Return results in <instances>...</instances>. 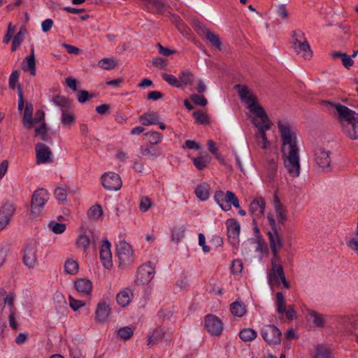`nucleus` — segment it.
I'll use <instances>...</instances> for the list:
<instances>
[{
  "label": "nucleus",
  "instance_id": "1",
  "mask_svg": "<svg viewBox=\"0 0 358 358\" xmlns=\"http://www.w3.org/2000/svg\"><path fill=\"white\" fill-rule=\"evenodd\" d=\"M235 89L238 90L240 99L248 104V109L260 120L259 122L256 118L252 120V123L257 128V131L255 134L257 143L262 149H266L270 145L267 139L266 131L271 128L272 122L269 120L264 108L258 103L257 97L246 85L240 84L235 85Z\"/></svg>",
  "mask_w": 358,
  "mask_h": 358
},
{
  "label": "nucleus",
  "instance_id": "2",
  "mask_svg": "<svg viewBox=\"0 0 358 358\" xmlns=\"http://www.w3.org/2000/svg\"><path fill=\"white\" fill-rule=\"evenodd\" d=\"M278 127L282 141L280 150L284 166L290 176L296 178L300 174L301 166L296 132L287 122L279 121Z\"/></svg>",
  "mask_w": 358,
  "mask_h": 358
},
{
  "label": "nucleus",
  "instance_id": "3",
  "mask_svg": "<svg viewBox=\"0 0 358 358\" xmlns=\"http://www.w3.org/2000/svg\"><path fill=\"white\" fill-rule=\"evenodd\" d=\"M322 104L329 108L336 110L341 127L348 125L358 120V113L344 105L334 103L329 101H323Z\"/></svg>",
  "mask_w": 358,
  "mask_h": 358
},
{
  "label": "nucleus",
  "instance_id": "4",
  "mask_svg": "<svg viewBox=\"0 0 358 358\" xmlns=\"http://www.w3.org/2000/svg\"><path fill=\"white\" fill-rule=\"evenodd\" d=\"M314 162L323 172L331 171V152L322 145H317L313 150Z\"/></svg>",
  "mask_w": 358,
  "mask_h": 358
},
{
  "label": "nucleus",
  "instance_id": "5",
  "mask_svg": "<svg viewBox=\"0 0 358 358\" xmlns=\"http://www.w3.org/2000/svg\"><path fill=\"white\" fill-rule=\"evenodd\" d=\"M292 37L294 38L293 41V48L298 55H301L305 59H310L313 56V52L310 49V45L305 38V34L302 31L292 32Z\"/></svg>",
  "mask_w": 358,
  "mask_h": 358
},
{
  "label": "nucleus",
  "instance_id": "6",
  "mask_svg": "<svg viewBox=\"0 0 358 358\" xmlns=\"http://www.w3.org/2000/svg\"><path fill=\"white\" fill-rule=\"evenodd\" d=\"M214 199L220 207L224 211L229 210L231 205L236 208H240L238 197L231 191H227L226 193L221 190L217 191L215 193Z\"/></svg>",
  "mask_w": 358,
  "mask_h": 358
},
{
  "label": "nucleus",
  "instance_id": "7",
  "mask_svg": "<svg viewBox=\"0 0 358 358\" xmlns=\"http://www.w3.org/2000/svg\"><path fill=\"white\" fill-rule=\"evenodd\" d=\"M48 199V192L44 189H38L34 192L31 201V215L33 217L41 215Z\"/></svg>",
  "mask_w": 358,
  "mask_h": 358
},
{
  "label": "nucleus",
  "instance_id": "8",
  "mask_svg": "<svg viewBox=\"0 0 358 358\" xmlns=\"http://www.w3.org/2000/svg\"><path fill=\"white\" fill-rule=\"evenodd\" d=\"M34 107L31 103L27 102L24 109L22 124L27 129H31L34 123H39L45 118V113L41 110H38L33 117Z\"/></svg>",
  "mask_w": 358,
  "mask_h": 358
},
{
  "label": "nucleus",
  "instance_id": "9",
  "mask_svg": "<svg viewBox=\"0 0 358 358\" xmlns=\"http://www.w3.org/2000/svg\"><path fill=\"white\" fill-rule=\"evenodd\" d=\"M116 255L119 259L120 266H127L133 262V250L125 241H120L117 245Z\"/></svg>",
  "mask_w": 358,
  "mask_h": 358
},
{
  "label": "nucleus",
  "instance_id": "10",
  "mask_svg": "<svg viewBox=\"0 0 358 358\" xmlns=\"http://www.w3.org/2000/svg\"><path fill=\"white\" fill-rule=\"evenodd\" d=\"M262 338L268 345H278L281 341V331L273 324H268L264 326L261 331Z\"/></svg>",
  "mask_w": 358,
  "mask_h": 358
},
{
  "label": "nucleus",
  "instance_id": "11",
  "mask_svg": "<svg viewBox=\"0 0 358 358\" xmlns=\"http://www.w3.org/2000/svg\"><path fill=\"white\" fill-rule=\"evenodd\" d=\"M82 232L77 238L76 245L78 248H83L85 251H87L89 245L95 244L98 241L99 237L93 229H84L81 228Z\"/></svg>",
  "mask_w": 358,
  "mask_h": 358
},
{
  "label": "nucleus",
  "instance_id": "12",
  "mask_svg": "<svg viewBox=\"0 0 358 358\" xmlns=\"http://www.w3.org/2000/svg\"><path fill=\"white\" fill-rule=\"evenodd\" d=\"M155 268L148 263L141 265L137 270L135 283L136 285L148 284L154 278Z\"/></svg>",
  "mask_w": 358,
  "mask_h": 358
},
{
  "label": "nucleus",
  "instance_id": "13",
  "mask_svg": "<svg viewBox=\"0 0 358 358\" xmlns=\"http://www.w3.org/2000/svg\"><path fill=\"white\" fill-rule=\"evenodd\" d=\"M265 206L266 202L262 197H257L250 202L249 213L252 217L253 225H256V221L264 216Z\"/></svg>",
  "mask_w": 358,
  "mask_h": 358
},
{
  "label": "nucleus",
  "instance_id": "14",
  "mask_svg": "<svg viewBox=\"0 0 358 358\" xmlns=\"http://www.w3.org/2000/svg\"><path fill=\"white\" fill-rule=\"evenodd\" d=\"M103 187L110 191H116L122 187V180L120 176L113 172L105 173L101 176Z\"/></svg>",
  "mask_w": 358,
  "mask_h": 358
},
{
  "label": "nucleus",
  "instance_id": "15",
  "mask_svg": "<svg viewBox=\"0 0 358 358\" xmlns=\"http://www.w3.org/2000/svg\"><path fill=\"white\" fill-rule=\"evenodd\" d=\"M37 247L36 243H30L24 249L23 263L29 268L37 265Z\"/></svg>",
  "mask_w": 358,
  "mask_h": 358
},
{
  "label": "nucleus",
  "instance_id": "16",
  "mask_svg": "<svg viewBox=\"0 0 358 358\" xmlns=\"http://www.w3.org/2000/svg\"><path fill=\"white\" fill-rule=\"evenodd\" d=\"M205 326L212 336H219L223 330L222 321L213 315H208L206 317Z\"/></svg>",
  "mask_w": 358,
  "mask_h": 358
},
{
  "label": "nucleus",
  "instance_id": "17",
  "mask_svg": "<svg viewBox=\"0 0 358 358\" xmlns=\"http://www.w3.org/2000/svg\"><path fill=\"white\" fill-rule=\"evenodd\" d=\"M35 151L36 163L38 164L50 163L52 162L51 157L52 153L48 145L42 143H38L35 145Z\"/></svg>",
  "mask_w": 358,
  "mask_h": 358
},
{
  "label": "nucleus",
  "instance_id": "18",
  "mask_svg": "<svg viewBox=\"0 0 358 358\" xmlns=\"http://www.w3.org/2000/svg\"><path fill=\"white\" fill-rule=\"evenodd\" d=\"M15 211L13 203H5L0 208V231L9 224L11 217Z\"/></svg>",
  "mask_w": 358,
  "mask_h": 358
},
{
  "label": "nucleus",
  "instance_id": "19",
  "mask_svg": "<svg viewBox=\"0 0 358 358\" xmlns=\"http://www.w3.org/2000/svg\"><path fill=\"white\" fill-rule=\"evenodd\" d=\"M111 245L107 239H104L99 251V257L103 266L109 269L113 266Z\"/></svg>",
  "mask_w": 358,
  "mask_h": 358
},
{
  "label": "nucleus",
  "instance_id": "20",
  "mask_svg": "<svg viewBox=\"0 0 358 358\" xmlns=\"http://www.w3.org/2000/svg\"><path fill=\"white\" fill-rule=\"evenodd\" d=\"M268 280L271 285H276L278 286L282 282L285 288L289 289L290 287L289 282L286 280L282 266H278V268L275 271H270L268 273Z\"/></svg>",
  "mask_w": 358,
  "mask_h": 358
},
{
  "label": "nucleus",
  "instance_id": "21",
  "mask_svg": "<svg viewBox=\"0 0 358 358\" xmlns=\"http://www.w3.org/2000/svg\"><path fill=\"white\" fill-rule=\"evenodd\" d=\"M226 225L227 228L228 238L230 243L235 245L240 234V224L236 220L231 218L227 220Z\"/></svg>",
  "mask_w": 358,
  "mask_h": 358
},
{
  "label": "nucleus",
  "instance_id": "22",
  "mask_svg": "<svg viewBox=\"0 0 358 358\" xmlns=\"http://www.w3.org/2000/svg\"><path fill=\"white\" fill-rule=\"evenodd\" d=\"M55 308L59 317H65L68 313L67 303L63 294L57 292L53 296Z\"/></svg>",
  "mask_w": 358,
  "mask_h": 358
},
{
  "label": "nucleus",
  "instance_id": "23",
  "mask_svg": "<svg viewBox=\"0 0 358 358\" xmlns=\"http://www.w3.org/2000/svg\"><path fill=\"white\" fill-rule=\"evenodd\" d=\"M110 312V306L106 302L102 301L99 303L96 309V320L100 323L106 322Z\"/></svg>",
  "mask_w": 358,
  "mask_h": 358
},
{
  "label": "nucleus",
  "instance_id": "24",
  "mask_svg": "<svg viewBox=\"0 0 358 358\" xmlns=\"http://www.w3.org/2000/svg\"><path fill=\"white\" fill-rule=\"evenodd\" d=\"M75 288L83 296H88L92 289V282L85 278H80L75 282Z\"/></svg>",
  "mask_w": 358,
  "mask_h": 358
},
{
  "label": "nucleus",
  "instance_id": "25",
  "mask_svg": "<svg viewBox=\"0 0 358 358\" xmlns=\"http://www.w3.org/2000/svg\"><path fill=\"white\" fill-rule=\"evenodd\" d=\"M132 297V291L129 288H124L117 294V303L122 307H126L131 302Z\"/></svg>",
  "mask_w": 358,
  "mask_h": 358
},
{
  "label": "nucleus",
  "instance_id": "26",
  "mask_svg": "<svg viewBox=\"0 0 358 358\" xmlns=\"http://www.w3.org/2000/svg\"><path fill=\"white\" fill-rule=\"evenodd\" d=\"M52 101L55 105L59 107L62 112L70 109L72 106V101L69 98L59 94L53 96Z\"/></svg>",
  "mask_w": 358,
  "mask_h": 358
},
{
  "label": "nucleus",
  "instance_id": "27",
  "mask_svg": "<svg viewBox=\"0 0 358 358\" xmlns=\"http://www.w3.org/2000/svg\"><path fill=\"white\" fill-rule=\"evenodd\" d=\"M165 332L162 328L156 329L152 334L148 336L147 340V345L151 347L155 344H158L163 340Z\"/></svg>",
  "mask_w": 358,
  "mask_h": 358
},
{
  "label": "nucleus",
  "instance_id": "28",
  "mask_svg": "<svg viewBox=\"0 0 358 358\" xmlns=\"http://www.w3.org/2000/svg\"><path fill=\"white\" fill-rule=\"evenodd\" d=\"M268 236L271 252H276L278 251V248L282 247V240L280 238L276 229H275L273 232H268Z\"/></svg>",
  "mask_w": 358,
  "mask_h": 358
},
{
  "label": "nucleus",
  "instance_id": "29",
  "mask_svg": "<svg viewBox=\"0 0 358 358\" xmlns=\"http://www.w3.org/2000/svg\"><path fill=\"white\" fill-rule=\"evenodd\" d=\"M342 131L352 140L358 139V120L348 125L341 127Z\"/></svg>",
  "mask_w": 358,
  "mask_h": 358
},
{
  "label": "nucleus",
  "instance_id": "30",
  "mask_svg": "<svg viewBox=\"0 0 358 358\" xmlns=\"http://www.w3.org/2000/svg\"><path fill=\"white\" fill-rule=\"evenodd\" d=\"M139 120L143 125L148 126L159 123L160 118L156 112H152L141 115L139 117Z\"/></svg>",
  "mask_w": 358,
  "mask_h": 358
},
{
  "label": "nucleus",
  "instance_id": "31",
  "mask_svg": "<svg viewBox=\"0 0 358 358\" xmlns=\"http://www.w3.org/2000/svg\"><path fill=\"white\" fill-rule=\"evenodd\" d=\"M230 310L233 315L239 317H243L246 313L245 304L239 300H236L230 305Z\"/></svg>",
  "mask_w": 358,
  "mask_h": 358
},
{
  "label": "nucleus",
  "instance_id": "32",
  "mask_svg": "<svg viewBox=\"0 0 358 358\" xmlns=\"http://www.w3.org/2000/svg\"><path fill=\"white\" fill-rule=\"evenodd\" d=\"M8 304L10 308H13L14 303V295L9 294L6 295V292L4 289H0V311L3 309L6 304Z\"/></svg>",
  "mask_w": 358,
  "mask_h": 358
},
{
  "label": "nucleus",
  "instance_id": "33",
  "mask_svg": "<svg viewBox=\"0 0 358 358\" xmlns=\"http://www.w3.org/2000/svg\"><path fill=\"white\" fill-rule=\"evenodd\" d=\"M278 164L274 159H268L266 164V172L268 179L272 181L275 179L277 173Z\"/></svg>",
  "mask_w": 358,
  "mask_h": 358
},
{
  "label": "nucleus",
  "instance_id": "34",
  "mask_svg": "<svg viewBox=\"0 0 358 358\" xmlns=\"http://www.w3.org/2000/svg\"><path fill=\"white\" fill-rule=\"evenodd\" d=\"M308 313L310 317L312 322L317 327L322 328L325 324V315L320 314L313 310H308Z\"/></svg>",
  "mask_w": 358,
  "mask_h": 358
},
{
  "label": "nucleus",
  "instance_id": "35",
  "mask_svg": "<svg viewBox=\"0 0 358 358\" xmlns=\"http://www.w3.org/2000/svg\"><path fill=\"white\" fill-rule=\"evenodd\" d=\"M180 88L184 86L192 85L194 80L193 73L189 71H182L178 76Z\"/></svg>",
  "mask_w": 358,
  "mask_h": 358
},
{
  "label": "nucleus",
  "instance_id": "36",
  "mask_svg": "<svg viewBox=\"0 0 358 358\" xmlns=\"http://www.w3.org/2000/svg\"><path fill=\"white\" fill-rule=\"evenodd\" d=\"M22 69L24 71H29L33 76L36 75V61L32 57H26L22 63Z\"/></svg>",
  "mask_w": 358,
  "mask_h": 358
},
{
  "label": "nucleus",
  "instance_id": "37",
  "mask_svg": "<svg viewBox=\"0 0 358 358\" xmlns=\"http://www.w3.org/2000/svg\"><path fill=\"white\" fill-rule=\"evenodd\" d=\"M61 122L64 126L71 127L76 122L75 115L69 109L62 112Z\"/></svg>",
  "mask_w": 358,
  "mask_h": 358
},
{
  "label": "nucleus",
  "instance_id": "38",
  "mask_svg": "<svg viewBox=\"0 0 358 358\" xmlns=\"http://www.w3.org/2000/svg\"><path fill=\"white\" fill-rule=\"evenodd\" d=\"M257 332L251 328H245L242 329L239 333L241 339L244 342H250L256 338Z\"/></svg>",
  "mask_w": 358,
  "mask_h": 358
},
{
  "label": "nucleus",
  "instance_id": "39",
  "mask_svg": "<svg viewBox=\"0 0 358 358\" xmlns=\"http://www.w3.org/2000/svg\"><path fill=\"white\" fill-rule=\"evenodd\" d=\"M275 210L276 213V217L279 223H283L287 220L286 210L282 207L278 197L276 196V201L275 203Z\"/></svg>",
  "mask_w": 358,
  "mask_h": 358
},
{
  "label": "nucleus",
  "instance_id": "40",
  "mask_svg": "<svg viewBox=\"0 0 358 358\" xmlns=\"http://www.w3.org/2000/svg\"><path fill=\"white\" fill-rule=\"evenodd\" d=\"M145 140L151 145H157L159 143L163 138L161 133L157 131H148L144 134Z\"/></svg>",
  "mask_w": 358,
  "mask_h": 358
},
{
  "label": "nucleus",
  "instance_id": "41",
  "mask_svg": "<svg viewBox=\"0 0 358 358\" xmlns=\"http://www.w3.org/2000/svg\"><path fill=\"white\" fill-rule=\"evenodd\" d=\"M210 160L211 157L208 155L193 158L192 159L194 165L199 170L204 169L206 167L207 164L210 163Z\"/></svg>",
  "mask_w": 358,
  "mask_h": 358
},
{
  "label": "nucleus",
  "instance_id": "42",
  "mask_svg": "<svg viewBox=\"0 0 358 358\" xmlns=\"http://www.w3.org/2000/svg\"><path fill=\"white\" fill-rule=\"evenodd\" d=\"M192 27L196 33L200 36H206L210 30L197 19H193L192 21Z\"/></svg>",
  "mask_w": 358,
  "mask_h": 358
},
{
  "label": "nucleus",
  "instance_id": "43",
  "mask_svg": "<svg viewBox=\"0 0 358 358\" xmlns=\"http://www.w3.org/2000/svg\"><path fill=\"white\" fill-rule=\"evenodd\" d=\"M64 269L66 273L71 275H75L78 271V264L73 259H67L64 264Z\"/></svg>",
  "mask_w": 358,
  "mask_h": 358
},
{
  "label": "nucleus",
  "instance_id": "44",
  "mask_svg": "<svg viewBox=\"0 0 358 358\" xmlns=\"http://www.w3.org/2000/svg\"><path fill=\"white\" fill-rule=\"evenodd\" d=\"M141 152L144 156H151L156 158L161 154V150L145 145L141 148Z\"/></svg>",
  "mask_w": 358,
  "mask_h": 358
},
{
  "label": "nucleus",
  "instance_id": "45",
  "mask_svg": "<svg viewBox=\"0 0 358 358\" xmlns=\"http://www.w3.org/2000/svg\"><path fill=\"white\" fill-rule=\"evenodd\" d=\"M286 301L282 292L276 293V309L279 314L285 312Z\"/></svg>",
  "mask_w": 358,
  "mask_h": 358
},
{
  "label": "nucleus",
  "instance_id": "46",
  "mask_svg": "<svg viewBox=\"0 0 358 358\" xmlns=\"http://www.w3.org/2000/svg\"><path fill=\"white\" fill-rule=\"evenodd\" d=\"M34 132L35 136H40L42 141H46L48 140V128L45 122H42V124L39 127L35 129Z\"/></svg>",
  "mask_w": 358,
  "mask_h": 358
},
{
  "label": "nucleus",
  "instance_id": "47",
  "mask_svg": "<svg viewBox=\"0 0 358 358\" xmlns=\"http://www.w3.org/2000/svg\"><path fill=\"white\" fill-rule=\"evenodd\" d=\"M348 246L355 251L358 256V221L354 236L348 242Z\"/></svg>",
  "mask_w": 358,
  "mask_h": 358
},
{
  "label": "nucleus",
  "instance_id": "48",
  "mask_svg": "<svg viewBox=\"0 0 358 358\" xmlns=\"http://www.w3.org/2000/svg\"><path fill=\"white\" fill-rule=\"evenodd\" d=\"M102 214V208L99 205L92 206L88 211V217L94 220H98Z\"/></svg>",
  "mask_w": 358,
  "mask_h": 358
},
{
  "label": "nucleus",
  "instance_id": "49",
  "mask_svg": "<svg viewBox=\"0 0 358 358\" xmlns=\"http://www.w3.org/2000/svg\"><path fill=\"white\" fill-rule=\"evenodd\" d=\"M99 66L106 70H110L114 69L117 63L112 58H106L101 59L98 63Z\"/></svg>",
  "mask_w": 358,
  "mask_h": 358
},
{
  "label": "nucleus",
  "instance_id": "50",
  "mask_svg": "<svg viewBox=\"0 0 358 358\" xmlns=\"http://www.w3.org/2000/svg\"><path fill=\"white\" fill-rule=\"evenodd\" d=\"M195 194L196 196L202 201L206 200L209 197V192L208 189L201 185H197L195 189Z\"/></svg>",
  "mask_w": 358,
  "mask_h": 358
},
{
  "label": "nucleus",
  "instance_id": "51",
  "mask_svg": "<svg viewBox=\"0 0 358 358\" xmlns=\"http://www.w3.org/2000/svg\"><path fill=\"white\" fill-rule=\"evenodd\" d=\"M205 36L216 48L221 49L222 43L216 34L209 31Z\"/></svg>",
  "mask_w": 358,
  "mask_h": 358
},
{
  "label": "nucleus",
  "instance_id": "52",
  "mask_svg": "<svg viewBox=\"0 0 358 358\" xmlns=\"http://www.w3.org/2000/svg\"><path fill=\"white\" fill-rule=\"evenodd\" d=\"M162 78L169 85H171L175 87L180 88V85L179 83V78H178L177 77H176L173 75L168 74L166 73L162 74Z\"/></svg>",
  "mask_w": 358,
  "mask_h": 358
},
{
  "label": "nucleus",
  "instance_id": "53",
  "mask_svg": "<svg viewBox=\"0 0 358 358\" xmlns=\"http://www.w3.org/2000/svg\"><path fill=\"white\" fill-rule=\"evenodd\" d=\"M134 331L131 328L129 327H124L117 331V335L120 338L124 340H128L133 336Z\"/></svg>",
  "mask_w": 358,
  "mask_h": 358
},
{
  "label": "nucleus",
  "instance_id": "54",
  "mask_svg": "<svg viewBox=\"0 0 358 358\" xmlns=\"http://www.w3.org/2000/svg\"><path fill=\"white\" fill-rule=\"evenodd\" d=\"M185 236V229L183 227H174L172 232V240L179 242Z\"/></svg>",
  "mask_w": 358,
  "mask_h": 358
},
{
  "label": "nucleus",
  "instance_id": "55",
  "mask_svg": "<svg viewBox=\"0 0 358 358\" xmlns=\"http://www.w3.org/2000/svg\"><path fill=\"white\" fill-rule=\"evenodd\" d=\"M23 34L22 29H20L16 35L14 36L12 41L11 50L15 52L21 45L23 41Z\"/></svg>",
  "mask_w": 358,
  "mask_h": 358
},
{
  "label": "nucleus",
  "instance_id": "56",
  "mask_svg": "<svg viewBox=\"0 0 358 358\" xmlns=\"http://www.w3.org/2000/svg\"><path fill=\"white\" fill-rule=\"evenodd\" d=\"M20 72L18 70L13 71L9 76L8 79V85L9 87L12 90H14L17 86V84L19 80Z\"/></svg>",
  "mask_w": 358,
  "mask_h": 358
},
{
  "label": "nucleus",
  "instance_id": "57",
  "mask_svg": "<svg viewBox=\"0 0 358 358\" xmlns=\"http://www.w3.org/2000/svg\"><path fill=\"white\" fill-rule=\"evenodd\" d=\"M190 99L194 104L200 106H205L208 103V101L205 96L200 94H192Z\"/></svg>",
  "mask_w": 358,
  "mask_h": 358
},
{
  "label": "nucleus",
  "instance_id": "58",
  "mask_svg": "<svg viewBox=\"0 0 358 358\" xmlns=\"http://www.w3.org/2000/svg\"><path fill=\"white\" fill-rule=\"evenodd\" d=\"M193 116L196 123L203 124L209 122L207 115L202 112L195 111L193 113Z\"/></svg>",
  "mask_w": 358,
  "mask_h": 358
},
{
  "label": "nucleus",
  "instance_id": "59",
  "mask_svg": "<svg viewBox=\"0 0 358 358\" xmlns=\"http://www.w3.org/2000/svg\"><path fill=\"white\" fill-rule=\"evenodd\" d=\"M49 227L55 234H62L66 229V225L64 224L56 222H50L49 223Z\"/></svg>",
  "mask_w": 358,
  "mask_h": 358
},
{
  "label": "nucleus",
  "instance_id": "60",
  "mask_svg": "<svg viewBox=\"0 0 358 358\" xmlns=\"http://www.w3.org/2000/svg\"><path fill=\"white\" fill-rule=\"evenodd\" d=\"M152 206V201L148 196H143L141 198L139 208L141 211L145 213Z\"/></svg>",
  "mask_w": 358,
  "mask_h": 358
},
{
  "label": "nucleus",
  "instance_id": "61",
  "mask_svg": "<svg viewBox=\"0 0 358 358\" xmlns=\"http://www.w3.org/2000/svg\"><path fill=\"white\" fill-rule=\"evenodd\" d=\"M78 101L80 103H85V101L90 100V99L94 97L93 94H90L86 90H80L77 94Z\"/></svg>",
  "mask_w": 358,
  "mask_h": 358
},
{
  "label": "nucleus",
  "instance_id": "62",
  "mask_svg": "<svg viewBox=\"0 0 358 358\" xmlns=\"http://www.w3.org/2000/svg\"><path fill=\"white\" fill-rule=\"evenodd\" d=\"M55 196L59 201H64L66 200L67 192L62 187H57L55 190Z\"/></svg>",
  "mask_w": 358,
  "mask_h": 358
},
{
  "label": "nucleus",
  "instance_id": "63",
  "mask_svg": "<svg viewBox=\"0 0 358 358\" xmlns=\"http://www.w3.org/2000/svg\"><path fill=\"white\" fill-rule=\"evenodd\" d=\"M231 270L234 274L237 275L241 273L243 270L242 262L239 259L234 260L231 266Z\"/></svg>",
  "mask_w": 358,
  "mask_h": 358
},
{
  "label": "nucleus",
  "instance_id": "64",
  "mask_svg": "<svg viewBox=\"0 0 358 358\" xmlns=\"http://www.w3.org/2000/svg\"><path fill=\"white\" fill-rule=\"evenodd\" d=\"M85 305V303L83 301L75 299L71 296H69V306L73 310L76 311Z\"/></svg>",
  "mask_w": 358,
  "mask_h": 358
}]
</instances>
